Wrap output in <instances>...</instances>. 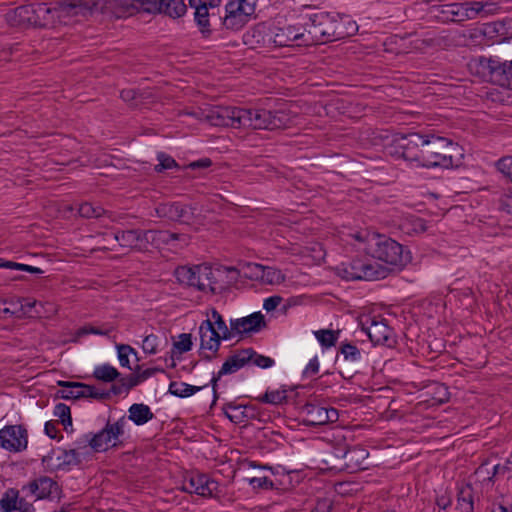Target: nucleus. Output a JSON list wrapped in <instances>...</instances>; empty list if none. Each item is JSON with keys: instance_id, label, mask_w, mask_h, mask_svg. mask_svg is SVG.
Segmentation results:
<instances>
[{"instance_id": "obj_29", "label": "nucleus", "mask_w": 512, "mask_h": 512, "mask_svg": "<svg viewBox=\"0 0 512 512\" xmlns=\"http://www.w3.org/2000/svg\"><path fill=\"white\" fill-rule=\"evenodd\" d=\"M197 284L199 291H215L217 279L213 269L206 264L197 265Z\"/></svg>"}, {"instance_id": "obj_15", "label": "nucleus", "mask_w": 512, "mask_h": 512, "mask_svg": "<svg viewBox=\"0 0 512 512\" xmlns=\"http://www.w3.org/2000/svg\"><path fill=\"white\" fill-rule=\"evenodd\" d=\"M255 354V351L252 348L242 349L237 351L235 354L231 355L227 358V360L223 363L221 369L213 374L210 384L213 388L214 393V402L217 400V382L224 375L233 374L244 367L248 362H250L251 358Z\"/></svg>"}, {"instance_id": "obj_45", "label": "nucleus", "mask_w": 512, "mask_h": 512, "mask_svg": "<svg viewBox=\"0 0 512 512\" xmlns=\"http://www.w3.org/2000/svg\"><path fill=\"white\" fill-rule=\"evenodd\" d=\"M192 336L188 333H182L178 336V340L174 342V348L180 353H186L192 348Z\"/></svg>"}, {"instance_id": "obj_13", "label": "nucleus", "mask_w": 512, "mask_h": 512, "mask_svg": "<svg viewBox=\"0 0 512 512\" xmlns=\"http://www.w3.org/2000/svg\"><path fill=\"white\" fill-rule=\"evenodd\" d=\"M222 0H189V5L194 9V19L204 36L211 34L210 18L218 15Z\"/></svg>"}, {"instance_id": "obj_26", "label": "nucleus", "mask_w": 512, "mask_h": 512, "mask_svg": "<svg viewBox=\"0 0 512 512\" xmlns=\"http://www.w3.org/2000/svg\"><path fill=\"white\" fill-rule=\"evenodd\" d=\"M223 26L232 31H238L242 29L249 21L253 19L252 16L241 9H237V6L233 2H229L225 6V16L221 18Z\"/></svg>"}, {"instance_id": "obj_47", "label": "nucleus", "mask_w": 512, "mask_h": 512, "mask_svg": "<svg viewBox=\"0 0 512 512\" xmlns=\"http://www.w3.org/2000/svg\"><path fill=\"white\" fill-rule=\"evenodd\" d=\"M229 2H233L237 6V9H241L242 12L255 18L257 0H229Z\"/></svg>"}, {"instance_id": "obj_64", "label": "nucleus", "mask_w": 512, "mask_h": 512, "mask_svg": "<svg viewBox=\"0 0 512 512\" xmlns=\"http://www.w3.org/2000/svg\"><path fill=\"white\" fill-rule=\"evenodd\" d=\"M120 96L124 101H130L135 98V91L132 89L122 90Z\"/></svg>"}, {"instance_id": "obj_1", "label": "nucleus", "mask_w": 512, "mask_h": 512, "mask_svg": "<svg viewBox=\"0 0 512 512\" xmlns=\"http://www.w3.org/2000/svg\"><path fill=\"white\" fill-rule=\"evenodd\" d=\"M101 0H58L55 3H38L31 7L33 22L41 27H55L67 24L77 15H85L96 8ZM32 21V18H28Z\"/></svg>"}, {"instance_id": "obj_54", "label": "nucleus", "mask_w": 512, "mask_h": 512, "mask_svg": "<svg viewBox=\"0 0 512 512\" xmlns=\"http://www.w3.org/2000/svg\"><path fill=\"white\" fill-rule=\"evenodd\" d=\"M368 456V452L365 449L359 448V447H353L349 450H347L344 454V458L347 460L352 461L354 458L361 457L362 459H365Z\"/></svg>"}, {"instance_id": "obj_60", "label": "nucleus", "mask_w": 512, "mask_h": 512, "mask_svg": "<svg viewBox=\"0 0 512 512\" xmlns=\"http://www.w3.org/2000/svg\"><path fill=\"white\" fill-rule=\"evenodd\" d=\"M44 430H45L46 435L49 436L51 439L56 438V434L58 431L56 423H54L52 421L46 422Z\"/></svg>"}, {"instance_id": "obj_38", "label": "nucleus", "mask_w": 512, "mask_h": 512, "mask_svg": "<svg viewBox=\"0 0 512 512\" xmlns=\"http://www.w3.org/2000/svg\"><path fill=\"white\" fill-rule=\"evenodd\" d=\"M94 377L104 382H112L119 377L117 369L109 364L97 366L93 373Z\"/></svg>"}, {"instance_id": "obj_8", "label": "nucleus", "mask_w": 512, "mask_h": 512, "mask_svg": "<svg viewBox=\"0 0 512 512\" xmlns=\"http://www.w3.org/2000/svg\"><path fill=\"white\" fill-rule=\"evenodd\" d=\"M337 270L338 274L347 281H374L383 279L387 275L385 267L378 263H370L361 259H353L350 262L341 263Z\"/></svg>"}, {"instance_id": "obj_37", "label": "nucleus", "mask_w": 512, "mask_h": 512, "mask_svg": "<svg viewBox=\"0 0 512 512\" xmlns=\"http://www.w3.org/2000/svg\"><path fill=\"white\" fill-rule=\"evenodd\" d=\"M287 392L286 389L266 391L265 394L258 397L257 400L261 403L280 405L287 401Z\"/></svg>"}, {"instance_id": "obj_6", "label": "nucleus", "mask_w": 512, "mask_h": 512, "mask_svg": "<svg viewBox=\"0 0 512 512\" xmlns=\"http://www.w3.org/2000/svg\"><path fill=\"white\" fill-rule=\"evenodd\" d=\"M457 149L449 139L432 134L425 135L421 165L426 168L453 167L452 153Z\"/></svg>"}, {"instance_id": "obj_57", "label": "nucleus", "mask_w": 512, "mask_h": 512, "mask_svg": "<svg viewBox=\"0 0 512 512\" xmlns=\"http://www.w3.org/2000/svg\"><path fill=\"white\" fill-rule=\"evenodd\" d=\"M120 382H122L123 386L127 390V392L133 387L140 384V380L137 374H130L128 376L120 378Z\"/></svg>"}, {"instance_id": "obj_2", "label": "nucleus", "mask_w": 512, "mask_h": 512, "mask_svg": "<svg viewBox=\"0 0 512 512\" xmlns=\"http://www.w3.org/2000/svg\"><path fill=\"white\" fill-rule=\"evenodd\" d=\"M305 24L307 46L336 41L347 37L351 31L344 28V19L338 15L318 12L302 18Z\"/></svg>"}, {"instance_id": "obj_59", "label": "nucleus", "mask_w": 512, "mask_h": 512, "mask_svg": "<svg viewBox=\"0 0 512 512\" xmlns=\"http://www.w3.org/2000/svg\"><path fill=\"white\" fill-rule=\"evenodd\" d=\"M212 165V161L209 158H201L199 160L193 161L189 164V168L191 169H205Z\"/></svg>"}, {"instance_id": "obj_48", "label": "nucleus", "mask_w": 512, "mask_h": 512, "mask_svg": "<svg viewBox=\"0 0 512 512\" xmlns=\"http://www.w3.org/2000/svg\"><path fill=\"white\" fill-rule=\"evenodd\" d=\"M497 169L512 182V156H506L498 160Z\"/></svg>"}, {"instance_id": "obj_49", "label": "nucleus", "mask_w": 512, "mask_h": 512, "mask_svg": "<svg viewBox=\"0 0 512 512\" xmlns=\"http://www.w3.org/2000/svg\"><path fill=\"white\" fill-rule=\"evenodd\" d=\"M142 349L147 354H156L158 351V337L150 334L142 342Z\"/></svg>"}, {"instance_id": "obj_51", "label": "nucleus", "mask_w": 512, "mask_h": 512, "mask_svg": "<svg viewBox=\"0 0 512 512\" xmlns=\"http://www.w3.org/2000/svg\"><path fill=\"white\" fill-rule=\"evenodd\" d=\"M250 484L254 488H261V489H273L274 488L273 481L268 477H254L250 480Z\"/></svg>"}, {"instance_id": "obj_14", "label": "nucleus", "mask_w": 512, "mask_h": 512, "mask_svg": "<svg viewBox=\"0 0 512 512\" xmlns=\"http://www.w3.org/2000/svg\"><path fill=\"white\" fill-rule=\"evenodd\" d=\"M303 423L306 426H320L334 423L339 418L338 410L332 407H323L318 404L307 403L301 407Z\"/></svg>"}, {"instance_id": "obj_28", "label": "nucleus", "mask_w": 512, "mask_h": 512, "mask_svg": "<svg viewBox=\"0 0 512 512\" xmlns=\"http://www.w3.org/2000/svg\"><path fill=\"white\" fill-rule=\"evenodd\" d=\"M457 512H474L475 490L470 483L462 484L457 491Z\"/></svg>"}, {"instance_id": "obj_16", "label": "nucleus", "mask_w": 512, "mask_h": 512, "mask_svg": "<svg viewBox=\"0 0 512 512\" xmlns=\"http://www.w3.org/2000/svg\"><path fill=\"white\" fill-rule=\"evenodd\" d=\"M244 43L251 48H275L274 26L267 23H258L249 29L243 36Z\"/></svg>"}, {"instance_id": "obj_55", "label": "nucleus", "mask_w": 512, "mask_h": 512, "mask_svg": "<svg viewBox=\"0 0 512 512\" xmlns=\"http://www.w3.org/2000/svg\"><path fill=\"white\" fill-rule=\"evenodd\" d=\"M319 372V360L317 356L313 357L303 371L305 377H311Z\"/></svg>"}, {"instance_id": "obj_31", "label": "nucleus", "mask_w": 512, "mask_h": 512, "mask_svg": "<svg viewBox=\"0 0 512 512\" xmlns=\"http://www.w3.org/2000/svg\"><path fill=\"white\" fill-rule=\"evenodd\" d=\"M209 384H210V382L207 384H204L202 386H194V385L187 384L185 382L172 381L169 384L168 392L174 396H177L180 398H186V397L194 395L201 389L207 387Z\"/></svg>"}, {"instance_id": "obj_42", "label": "nucleus", "mask_w": 512, "mask_h": 512, "mask_svg": "<svg viewBox=\"0 0 512 512\" xmlns=\"http://www.w3.org/2000/svg\"><path fill=\"white\" fill-rule=\"evenodd\" d=\"M499 75L498 82L501 86L512 89V61L502 64L496 71Z\"/></svg>"}, {"instance_id": "obj_21", "label": "nucleus", "mask_w": 512, "mask_h": 512, "mask_svg": "<svg viewBox=\"0 0 512 512\" xmlns=\"http://www.w3.org/2000/svg\"><path fill=\"white\" fill-rule=\"evenodd\" d=\"M230 326L234 336H242L260 332L266 327V321L261 312H254L246 317L231 319Z\"/></svg>"}, {"instance_id": "obj_36", "label": "nucleus", "mask_w": 512, "mask_h": 512, "mask_svg": "<svg viewBox=\"0 0 512 512\" xmlns=\"http://www.w3.org/2000/svg\"><path fill=\"white\" fill-rule=\"evenodd\" d=\"M76 384H80V382L58 381V385L61 386L62 389L56 392V398L66 400L81 398V389L72 388V386L74 387Z\"/></svg>"}, {"instance_id": "obj_40", "label": "nucleus", "mask_w": 512, "mask_h": 512, "mask_svg": "<svg viewBox=\"0 0 512 512\" xmlns=\"http://www.w3.org/2000/svg\"><path fill=\"white\" fill-rule=\"evenodd\" d=\"M78 212L84 218H98L105 213V210L99 205L85 202L79 205Z\"/></svg>"}, {"instance_id": "obj_62", "label": "nucleus", "mask_w": 512, "mask_h": 512, "mask_svg": "<svg viewBox=\"0 0 512 512\" xmlns=\"http://www.w3.org/2000/svg\"><path fill=\"white\" fill-rule=\"evenodd\" d=\"M496 475H505V464L501 465V464H497L493 467V473L491 476H488L487 477V480L489 481H493V478L496 476Z\"/></svg>"}, {"instance_id": "obj_23", "label": "nucleus", "mask_w": 512, "mask_h": 512, "mask_svg": "<svg viewBox=\"0 0 512 512\" xmlns=\"http://www.w3.org/2000/svg\"><path fill=\"white\" fill-rule=\"evenodd\" d=\"M143 236L145 252L149 251L150 248L161 249L177 240H182L184 243H187L186 235L163 230H144Z\"/></svg>"}, {"instance_id": "obj_39", "label": "nucleus", "mask_w": 512, "mask_h": 512, "mask_svg": "<svg viewBox=\"0 0 512 512\" xmlns=\"http://www.w3.org/2000/svg\"><path fill=\"white\" fill-rule=\"evenodd\" d=\"M73 388L81 389V398L106 399L110 396L109 392L100 391L95 386L84 383L76 384Z\"/></svg>"}, {"instance_id": "obj_43", "label": "nucleus", "mask_w": 512, "mask_h": 512, "mask_svg": "<svg viewBox=\"0 0 512 512\" xmlns=\"http://www.w3.org/2000/svg\"><path fill=\"white\" fill-rule=\"evenodd\" d=\"M340 352L344 356L345 360L351 362H358L362 357L360 349L351 343H343L340 347Z\"/></svg>"}, {"instance_id": "obj_3", "label": "nucleus", "mask_w": 512, "mask_h": 512, "mask_svg": "<svg viewBox=\"0 0 512 512\" xmlns=\"http://www.w3.org/2000/svg\"><path fill=\"white\" fill-rule=\"evenodd\" d=\"M111 8L117 18H126L140 11L179 18L187 9L183 0H113Z\"/></svg>"}, {"instance_id": "obj_10", "label": "nucleus", "mask_w": 512, "mask_h": 512, "mask_svg": "<svg viewBox=\"0 0 512 512\" xmlns=\"http://www.w3.org/2000/svg\"><path fill=\"white\" fill-rule=\"evenodd\" d=\"M127 419L125 416L119 418L116 422H107L105 427L93 435L88 442L92 449L97 452L108 450L110 447H116L122 443L121 438L125 433Z\"/></svg>"}, {"instance_id": "obj_7", "label": "nucleus", "mask_w": 512, "mask_h": 512, "mask_svg": "<svg viewBox=\"0 0 512 512\" xmlns=\"http://www.w3.org/2000/svg\"><path fill=\"white\" fill-rule=\"evenodd\" d=\"M200 348L216 354L220 348L221 340H229L234 337L233 330L228 328L222 315L215 309H211V318L204 320L199 326Z\"/></svg>"}, {"instance_id": "obj_20", "label": "nucleus", "mask_w": 512, "mask_h": 512, "mask_svg": "<svg viewBox=\"0 0 512 512\" xmlns=\"http://www.w3.org/2000/svg\"><path fill=\"white\" fill-rule=\"evenodd\" d=\"M1 512H35L32 502L27 500V497L21 493V489L9 488L7 489L0 499Z\"/></svg>"}, {"instance_id": "obj_52", "label": "nucleus", "mask_w": 512, "mask_h": 512, "mask_svg": "<svg viewBox=\"0 0 512 512\" xmlns=\"http://www.w3.org/2000/svg\"><path fill=\"white\" fill-rule=\"evenodd\" d=\"M250 361H252L254 365L260 368H269L274 364V360L272 358L264 355H259L256 352Z\"/></svg>"}, {"instance_id": "obj_30", "label": "nucleus", "mask_w": 512, "mask_h": 512, "mask_svg": "<svg viewBox=\"0 0 512 512\" xmlns=\"http://www.w3.org/2000/svg\"><path fill=\"white\" fill-rule=\"evenodd\" d=\"M128 420L134 422L137 426H141L154 418V414L148 405L143 403H134L128 409Z\"/></svg>"}, {"instance_id": "obj_56", "label": "nucleus", "mask_w": 512, "mask_h": 512, "mask_svg": "<svg viewBox=\"0 0 512 512\" xmlns=\"http://www.w3.org/2000/svg\"><path fill=\"white\" fill-rule=\"evenodd\" d=\"M281 302H282V297H280L278 295L270 296L264 300L263 308L267 312H271V311L275 310Z\"/></svg>"}, {"instance_id": "obj_50", "label": "nucleus", "mask_w": 512, "mask_h": 512, "mask_svg": "<svg viewBox=\"0 0 512 512\" xmlns=\"http://www.w3.org/2000/svg\"><path fill=\"white\" fill-rule=\"evenodd\" d=\"M500 208L512 216V188L505 190L501 195Z\"/></svg>"}, {"instance_id": "obj_46", "label": "nucleus", "mask_w": 512, "mask_h": 512, "mask_svg": "<svg viewBox=\"0 0 512 512\" xmlns=\"http://www.w3.org/2000/svg\"><path fill=\"white\" fill-rule=\"evenodd\" d=\"M117 350H118V359H119L121 366L130 368L129 355L130 354L136 355L135 350L131 346L126 345V344L118 345Z\"/></svg>"}, {"instance_id": "obj_58", "label": "nucleus", "mask_w": 512, "mask_h": 512, "mask_svg": "<svg viewBox=\"0 0 512 512\" xmlns=\"http://www.w3.org/2000/svg\"><path fill=\"white\" fill-rule=\"evenodd\" d=\"M158 372H163V369L161 368H147L139 373H137V376L140 380V383L147 380L148 378L152 377L153 375H155L156 373Z\"/></svg>"}, {"instance_id": "obj_44", "label": "nucleus", "mask_w": 512, "mask_h": 512, "mask_svg": "<svg viewBox=\"0 0 512 512\" xmlns=\"http://www.w3.org/2000/svg\"><path fill=\"white\" fill-rule=\"evenodd\" d=\"M157 160L159 161V163L155 166V170L157 172H162L164 170L178 167L177 162L171 156L163 152L158 153Z\"/></svg>"}, {"instance_id": "obj_53", "label": "nucleus", "mask_w": 512, "mask_h": 512, "mask_svg": "<svg viewBox=\"0 0 512 512\" xmlns=\"http://www.w3.org/2000/svg\"><path fill=\"white\" fill-rule=\"evenodd\" d=\"M31 265L22 264V263H16L13 261H8L0 258V268H6V269H14V270H20L29 272Z\"/></svg>"}, {"instance_id": "obj_19", "label": "nucleus", "mask_w": 512, "mask_h": 512, "mask_svg": "<svg viewBox=\"0 0 512 512\" xmlns=\"http://www.w3.org/2000/svg\"><path fill=\"white\" fill-rule=\"evenodd\" d=\"M425 135L419 133H410L400 138L398 147L402 150L401 156L409 162L421 165L422 149L424 146Z\"/></svg>"}, {"instance_id": "obj_41", "label": "nucleus", "mask_w": 512, "mask_h": 512, "mask_svg": "<svg viewBox=\"0 0 512 512\" xmlns=\"http://www.w3.org/2000/svg\"><path fill=\"white\" fill-rule=\"evenodd\" d=\"M54 416L60 419L66 431L68 430V426H72L70 407L66 404L58 403L54 408Z\"/></svg>"}, {"instance_id": "obj_9", "label": "nucleus", "mask_w": 512, "mask_h": 512, "mask_svg": "<svg viewBox=\"0 0 512 512\" xmlns=\"http://www.w3.org/2000/svg\"><path fill=\"white\" fill-rule=\"evenodd\" d=\"M240 108L212 106L192 113L197 119L212 126L240 128Z\"/></svg>"}, {"instance_id": "obj_11", "label": "nucleus", "mask_w": 512, "mask_h": 512, "mask_svg": "<svg viewBox=\"0 0 512 512\" xmlns=\"http://www.w3.org/2000/svg\"><path fill=\"white\" fill-rule=\"evenodd\" d=\"M273 26L276 47L307 46L305 24L302 19L296 23L277 20Z\"/></svg>"}, {"instance_id": "obj_18", "label": "nucleus", "mask_w": 512, "mask_h": 512, "mask_svg": "<svg viewBox=\"0 0 512 512\" xmlns=\"http://www.w3.org/2000/svg\"><path fill=\"white\" fill-rule=\"evenodd\" d=\"M364 330L375 345L393 347L396 344L394 331L385 319H370L369 325L365 326Z\"/></svg>"}, {"instance_id": "obj_32", "label": "nucleus", "mask_w": 512, "mask_h": 512, "mask_svg": "<svg viewBox=\"0 0 512 512\" xmlns=\"http://www.w3.org/2000/svg\"><path fill=\"white\" fill-rule=\"evenodd\" d=\"M197 265L192 267L181 266L175 271V276L181 284L198 289Z\"/></svg>"}, {"instance_id": "obj_63", "label": "nucleus", "mask_w": 512, "mask_h": 512, "mask_svg": "<svg viewBox=\"0 0 512 512\" xmlns=\"http://www.w3.org/2000/svg\"><path fill=\"white\" fill-rule=\"evenodd\" d=\"M90 329H92V325H85V326L79 328L75 332V338L78 339V338H81V337L86 336L88 334H91Z\"/></svg>"}, {"instance_id": "obj_34", "label": "nucleus", "mask_w": 512, "mask_h": 512, "mask_svg": "<svg viewBox=\"0 0 512 512\" xmlns=\"http://www.w3.org/2000/svg\"><path fill=\"white\" fill-rule=\"evenodd\" d=\"M400 227L407 234H420L427 229L425 220L416 216L406 217Z\"/></svg>"}, {"instance_id": "obj_17", "label": "nucleus", "mask_w": 512, "mask_h": 512, "mask_svg": "<svg viewBox=\"0 0 512 512\" xmlns=\"http://www.w3.org/2000/svg\"><path fill=\"white\" fill-rule=\"evenodd\" d=\"M28 444L27 430L21 425L5 426L0 430V447L11 452H20Z\"/></svg>"}, {"instance_id": "obj_24", "label": "nucleus", "mask_w": 512, "mask_h": 512, "mask_svg": "<svg viewBox=\"0 0 512 512\" xmlns=\"http://www.w3.org/2000/svg\"><path fill=\"white\" fill-rule=\"evenodd\" d=\"M217 488V483L204 474H192L185 478L182 490L200 496H211Z\"/></svg>"}, {"instance_id": "obj_5", "label": "nucleus", "mask_w": 512, "mask_h": 512, "mask_svg": "<svg viewBox=\"0 0 512 512\" xmlns=\"http://www.w3.org/2000/svg\"><path fill=\"white\" fill-rule=\"evenodd\" d=\"M240 128L251 129H285L293 124V119L284 110L240 108Z\"/></svg>"}, {"instance_id": "obj_27", "label": "nucleus", "mask_w": 512, "mask_h": 512, "mask_svg": "<svg viewBox=\"0 0 512 512\" xmlns=\"http://www.w3.org/2000/svg\"><path fill=\"white\" fill-rule=\"evenodd\" d=\"M250 278L260 280L265 284H279L283 281L284 276L280 270L273 267L263 266L261 264H249Z\"/></svg>"}, {"instance_id": "obj_33", "label": "nucleus", "mask_w": 512, "mask_h": 512, "mask_svg": "<svg viewBox=\"0 0 512 512\" xmlns=\"http://www.w3.org/2000/svg\"><path fill=\"white\" fill-rule=\"evenodd\" d=\"M36 300H32L30 298H18L15 301H9V304L15 306V308L11 311V314L15 315L18 318L31 315L32 309L36 305Z\"/></svg>"}, {"instance_id": "obj_4", "label": "nucleus", "mask_w": 512, "mask_h": 512, "mask_svg": "<svg viewBox=\"0 0 512 512\" xmlns=\"http://www.w3.org/2000/svg\"><path fill=\"white\" fill-rule=\"evenodd\" d=\"M355 238L366 242V253L377 260L392 266H403L408 261V257L404 255L403 246L386 235L368 233L363 236L358 233Z\"/></svg>"}, {"instance_id": "obj_12", "label": "nucleus", "mask_w": 512, "mask_h": 512, "mask_svg": "<svg viewBox=\"0 0 512 512\" xmlns=\"http://www.w3.org/2000/svg\"><path fill=\"white\" fill-rule=\"evenodd\" d=\"M21 493L27 498L37 500L60 499L62 489L59 484L48 476H40L21 487Z\"/></svg>"}, {"instance_id": "obj_35", "label": "nucleus", "mask_w": 512, "mask_h": 512, "mask_svg": "<svg viewBox=\"0 0 512 512\" xmlns=\"http://www.w3.org/2000/svg\"><path fill=\"white\" fill-rule=\"evenodd\" d=\"M315 338L319 341L322 347L328 349L334 346L339 338L340 331L331 329H320L313 332Z\"/></svg>"}, {"instance_id": "obj_25", "label": "nucleus", "mask_w": 512, "mask_h": 512, "mask_svg": "<svg viewBox=\"0 0 512 512\" xmlns=\"http://www.w3.org/2000/svg\"><path fill=\"white\" fill-rule=\"evenodd\" d=\"M144 230L129 229L117 230L112 236L121 247L129 248L138 252H145Z\"/></svg>"}, {"instance_id": "obj_22", "label": "nucleus", "mask_w": 512, "mask_h": 512, "mask_svg": "<svg viewBox=\"0 0 512 512\" xmlns=\"http://www.w3.org/2000/svg\"><path fill=\"white\" fill-rule=\"evenodd\" d=\"M155 211L160 218L182 223H188L193 216L191 208L179 202L161 203L155 208Z\"/></svg>"}, {"instance_id": "obj_61", "label": "nucleus", "mask_w": 512, "mask_h": 512, "mask_svg": "<svg viewBox=\"0 0 512 512\" xmlns=\"http://www.w3.org/2000/svg\"><path fill=\"white\" fill-rule=\"evenodd\" d=\"M108 392L113 395H120L122 393H127V390L123 386L122 382H120L119 380L117 383L111 386V389Z\"/></svg>"}]
</instances>
